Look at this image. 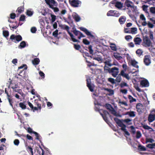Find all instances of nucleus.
<instances>
[{
	"instance_id": "473e14b6",
	"label": "nucleus",
	"mask_w": 155,
	"mask_h": 155,
	"mask_svg": "<svg viewBox=\"0 0 155 155\" xmlns=\"http://www.w3.org/2000/svg\"><path fill=\"white\" fill-rule=\"evenodd\" d=\"M128 99H129L130 100L129 101L130 103H131L134 102H136V100L131 95H129L128 96Z\"/></svg>"
},
{
	"instance_id": "680f3d73",
	"label": "nucleus",
	"mask_w": 155,
	"mask_h": 155,
	"mask_svg": "<svg viewBox=\"0 0 155 155\" xmlns=\"http://www.w3.org/2000/svg\"><path fill=\"white\" fill-rule=\"evenodd\" d=\"M12 88L13 89L14 91L16 92H18V93H19L18 92L19 91H21V90L18 89L17 87L15 86L12 87Z\"/></svg>"
},
{
	"instance_id": "3c124183",
	"label": "nucleus",
	"mask_w": 155,
	"mask_h": 155,
	"mask_svg": "<svg viewBox=\"0 0 155 155\" xmlns=\"http://www.w3.org/2000/svg\"><path fill=\"white\" fill-rule=\"evenodd\" d=\"M74 48L76 50H79L81 48V46L78 45H76V44H74Z\"/></svg>"
},
{
	"instance_id": "6e6552de",
	"label": "nucleus",
	"mask_w": 155,
	"mask_h": 155,
	"mask_svg": "<svg viewBox=\"0 0 155 155\" xmlns=\"http://www.w3.org/2000/svg\"><path fill=\"white\" fill-rule=\"evenodd\" d=\"M136 108L139 114H140L143 112V106L142 104L137 103L136 105Z\"/></svg>"
},
{
	"instance_id": "c756f323",
	"label": "nucleus",
	"mask_w": 155,
	"mask_h": 155,
	"mask_svg": "<svg viewBox=\"0 0 155 155\" xmlns=\"http://www.w3.org/2000/svg\"><path fill=\"white\" fill-rule=\"evenodd\" d=\"M142 127H143L144 129L145 130H152L153 129L151 127L147 126V125H145V124H141Z\"/></svg>"
},
{
	"instance_id": "ddd939ff",
	"label": "nucleus",
	"mask_w": 155,
	"mask_h": 155,
	"mask_svg": "<svg viewBox=\"0 0 155 155\" xmlns=\"http://www.w3.org/2000/svg\"><path fill=\"white\" fill-rule=\"evenodd\" d=\"M87 86L88 88L90 91L93 92L94 91V87L91 86V79H87L86 80Z\"/></svg>"
},
{
	"instance_id": "aec40b11",
	"label": "nucleus",
	"mask_w": 155,
	"mask_h": 155,
	"mask_svg": "<svg viewBox=\"0 0 155 155\" xmlns=\"http://www.w3.org/2000/svg\"><path fill=\"white\" fill-rule=\"evenodd\" d=\"M126 21V18L124 16H121L119 19V21L120 24H124Z\"/></svg>"
},
{
	"instance_id": "72a5a7b5",
	"label": "nucleus",
	"mask_w": 155,
	"mask_h": 155,
	"mask_svg": "<svg viewBox=\"0 0 155 155\" xmlns=\"http://www.w3.org/2000/svg\"><path fill=\"white\" fill-rule=\"evenodd\" d=\"M110 45H111L110 46V48L112 50L115 51L117 50V48L115 44H113V43H111L110 44Z\"/></svg>"
},
{
	"instance_id": "e433bc0d",
	"label": "nucleus",
	"mask_w": 155,
	"mask_h": 155,
	"mask_svg": "<svg viewBox=\"0 0 155 155\" xmlns=\"http://www.w3.org/2000/svg\"><path fill=\"white\" fill-rule=\"evenodd\" d=\"M150 11L151 14L155 15V7H150Z\"/></svg>"
},
{
	"instance_id": "8fccbe9b",
	"label": "nucleus",
	"mask_w": 155,
	"mask_h": 155,
	"mask_svg": "<svg viewBox=\"0 0 155 155\" xmlns=\"http://www.w3.org/2000/svg\"><path fill=\"white\" fill-rule=\"evenodd\" d=\"M143 2L145 3H148L150 4H151L153 2V0H143Z\"/></svg>"
},
{
	"instance_id": "c85d7f7f",
	"label": "nucleus",
	"mask_w": 155,
	"mask_h": 155,
	"mask_svg": "<svg viewBox=\"0 0 155 155\" xmlns=\"http://www.w3.org/2000/svg\"><path fill=\"white\" fill-rule=\"evenodd\" d=\"M104 90L109 93V95H112L114 94V91L112 89H110V88H104Z\"/></svg>"
},
{
	"instance_id": "2eb2a0df",
	"label": "nucleus",
	"mask_w": 155,
	"mask_h": 155,
	"mask_svg": "<svg viewBox=\"0 0 155 155\" xmlns=\"http://www.w3.org/2000/svg\"><path fill=\"white\" fill-rule=\"evenodd\" d=\"M140 84L143 87H147L149 86V83L147 79L141 81Z\"/></svg>"
},
{
	"instance_id": "49530a36",
	"label": "nucleus",
	"mask_w": 155,
	"mask_h": 155,
	"mask_svg": "<svg viewBox=\"0 0 155 155\" xmlns=\"http://www.w3.org/2000/svg\"><path fill=\"white\" fill-rule=\"evenodd\" d=\"M147 147L150 149L153 148L155 147V143L152 144H148L147 145Z\"/></svg>"
},
{
	"instance_id": "4be33fe9",
	"label": "nucleus",
	"mask_w": 155,
	"mask_h": 155,
	"mask_svg": "<svg viewBox=\"0 0 155 155\" xmlns=\"http://www.w3.org/2000/svg\"><path fill=\"white\" fill-rule=\"evenodd\" d=\"M24 11V6H21L18 8L16 12H18L19 14L21 13Z\"/></svg>"
},
{
	"instance_id": "5fc2aeb1",
	"label": "nucleus",
	"mask_w": 155,
	"mask_h": 155,
	"mask_svg": "<svg viewBox=\"0 0 155 155\" xmlns=\"http://www.w3.org/2000/svg\"><path fill=\"white\" fill-rule=\"evenodd\" d=\"M58 31L57 29L54 31L52 33L53 35L55 37H57L58 35Z\"/></svg>"
},
{
	"instance_id": "a878e982",
	"label": "nucleus",
	"mask_w": 155,
	"mask_h": 155,
	"mask_svg": "<svg viewBox=\"0 0 155 155\" xmlns=\"http://www.w3.org/2000/svg\"><path fill=\"white\" fill-rule=\"evenodd\" d=\"M114 56L115 58L118 60H120L122 58V57L120 56V54H119L117 53L114 54Z\"/></svg>"
},
{
	"instance_id": "f8f14e48",
	"label": "nucleus",
	"mask_w": 155,
	"mask_h": 155,
	"mask_svg": "<svg viewBox=\"0 0 155 155\" xmlns=\"http://www.w3.org/2000/svg\"><path fill=\"white\" fill-rule=\"evenodd\" d=\"M143 61L145 64L146 65L148 66L151 63L150 56L148 55H146L145 56L144 58Z\"/></svg>"
},
{
	"instance_id": "bb28decb",
	"label": "nucleus",
	"mask_w": 155,
	"mask_h": 155,
	"mask_svg": "<svg viewBox=\"0 0 155 155\" xmlns=\"http://www.w3.org/2000/svg\"><path fill=\"white\" fill-rule=\"evenodd\" d=\"M138 150L140 151H146V148L144 146L139 144L138 145Z\"/></svg>"
},
{
	"instance_id": "c03bdc74",
	"label": "nucleus",
	"mask_w": 155,
	"mask_h": 155,
	"mask_svg": "<svg viewBox=\"0 0 155 155\" xmlns=\"http://www.w3.org/2000/svg\"><path fill=\"white\" fill-rule=\"evenodd\" d=\"M3 36L7 38L9 36V32L7 31H3Z\"/></svg>"
},
{
	"instance_id": "a19ab883",
	"label": "nucleus",
	"mask_w": 155,
	"mask_h": 155,
	"mask_svg": "<svg viewBox=\"0 0 155 155\" xmlns=\"http://www.w3.org/2000/svg\"><path fill=\"white\" fill-rule=\"evenodd\" d=\"M51 22H53L55 21L56 17L55 15L53 14H51Z\"/></svg>"
},
{
	"instance_id": "423d86ee",
	"label": "nucleus",
	"mask_w": 155,
	"mask_h": 155,
	"mask_svg": "<svg viewBox=\"0 0 155 155\" xmlns=\"http://www.w3.org/2000/svg\"><path fill=\"white\" fill-rule=\"evenodd\" d=\"M22 39V37L20 35H12L10 37V39L15 43L21 41Z\"/></svg>"
},
{
	"instance_id": "1a4fd4ad",
	"label": "nucleus",
	"mask_w": 155,
	"mask_h": 155,
	"mask_svg": "<svg viewBox=\"0 0 155 155\" xmlns=\"http://www.w3.org/2000/svg\"><path fill=\"white\" fill-rule=\"evenodd\" d=\"M79 29L81 30L84 32L87 36H90L93 38H94V36L91 34V32L86 28L84 27H80Z\"/></svg>"
},
{
	"instance_id": "f03ea898",
	"label": "nucleus",
	"mask_w": 155,
	"mask_h": 155,
	"mask_svg": "<svg viewBox=\"0 0 155 155\" xmlns=\"http://www.w3.org/2000/svg\"><path fill=\"white\" fill-rule=\"evenodd\" d=\"M114 120L118 126L121 127V130L124 131L125 134L128 136H129L130 134L126 129V126L124 125L120 119L117 118H114Z\"/></svg>"
},
{
	"instance_id": "39448f33",
	"label": "nucleus",
	"mask_w": 155,
	"mask_h": 155,
	"mask_svg": "<svg viewBox=\"0 0 155 155\" xmlns=\"http://www.w3.org/2000/svg\"><path fill=\"white\" fill-rule=\"evenodd\" d=\"M70 5L74 8H77L81 6V2L78 0H69Z\"/></svg>"
},
{
	"instance_id": "4468645a",
	"label": "nucleus",
	"mask_w": 155,
	"mask_h": 155,
	"mask_svg": "<svg viewBox=\"0 0 155 155\" xmlns=\"http://www.w3.org/2000/svg\"><path fill=\"white\" fill-rule=\"evenodd\" d=\"M125 71H124V70H121L120 73V75L121 76L126 78L129 80H130V77L129 76V74H126L125 73Z\"/></svg>"
},
{
	"instance_id": "7ed1b4c3",
	"label": "nucleus",
	"mask_w": 155,
	"mask_h": 155,
	"mask_svg": "<svg viewBox=\"0 0 155 155\" xmlns=\"http://www.w3.org/2000/svg\"><path fill=\"white\" fill-rule=\"evenodd\" d=\"M106 67L105 66L104 68ZM104 69L108 71L109 73H111L112 75L114 77H116L119 73V68L116 67H114L108 69L104 68Z\"/></svg>"
},
{
	"instance_id": "338daca9",
	"label": "nucleus",
	"mask_w": 155,
	"mask_h": 155,
	"mask_svg": "<svg viewBox=\"0 0 155 155\" xmlns=\"http://www.w3.org/2000/svg\"><path fill=\"white\" fill-rule=\"evenodd\" d=\"M31 31L32 33H35L37 31V29L35 27H33L31 28Z\"/></svg>"
},
{
	"instance_id": "79ce46f5",
	"label": "nucleus",
	"mask_w": 155,
	"mask_h": 155,
	"mask_svg": "<svg viewBox=\"0 0 155 155\" xmlns=\"http://www.w3.org/2000/svg\"><path fill=\"white\" fill-rule=\"evenodd\" d=\"M114 11L110 10L108 11L107 13V15L108 16H113Z\"/></svg>"
},
{
	"instance_id": "cd10ccee",
	"label": "nucleus",
	"mask_w": 155,
	"mask_h": 155,
	"mask_svg": "<svg viewBox=\"0 0 155 155\" xmlns=\"http://www.w3.org/2000/svg\"><path fill=\"white\" fill-rule=\"evenodd\" d=\"M26 46V43L25 41H21L18 46V48H24Z\"/></svg>"
},
{
	"instance_id": "b1692460",
	"label": "nucleus",
	"mask_w": 155,
	"mask_h": 155,
	"mask_svg": "<svg viewBox=\"0 0 155 155\" xmlns=\"http://www.w3.org/2000/svg\"><path fill=\"white\" fill-rule=\"evenodd\" d=\"M126 114L129 115L130 117H134L136 115L135 112L134 111L127 112L126 113Z\"/></svg>"
},
{
	"instance_id": "c9c22d12",
	"label": "nucleus",
	"mask_w": 155,
	"mask_h": 155,
	"mask_svg": "<svg viewBox=\"0 0 155 155\" xmlns=\"http://www.w3.org/2000/svg\"><path fill=\"white\" fill-rule=\"evenodd\" d=\"M143 51L141 49H138L136 51V53L139 56L142 55Z\"/></svg>"
},
{
	"instance_id": "f3484780",
	"label": "nucleus",
	"mask_w": 155,
	"mask_h": 155,
	"mask_svg": "<svg viewBox=\"0 0 155 155\" xmlns=\"http://www.w3.org/2000/svg\"><path fill=\"white\" fill-rule=\"evenodd\" d=\"M123 4L121 2L117 1L115 3V6L117 8L121 9L123 7Z\"/></svg>"
},
{
	"instance_id": "a211bd4d",
	"label": "nucleus",
	"mask_w": 155,
	"mask_h": 155,
	"mask_svg": "<svg viewBox=\"0 0 155 155\" xmlns=\"http://www.w3.org/2000/svg\"><path fill=\"white\" fill-rule=\"evenodd\" d=\"M72 17L75 21L77 22L79 21L81 19L80 16L77 14L73 15Z\"/></svg>"
},
{
	"instance_id": "e2e57ef3",
	"label": "nucleus",
	"mask_w": 155,
	"mask_h": 155,
	"mask_svg": "<svg viewBox=\"0 0 155 155\" xmlns=\"http://www.w3.org/2000/svg\"><path fill=\"white\" fill-rule=\"evenodd\" d=\"M130 128L131 130V132L133 134H134L136 132V130L135 129V127L133 126H132L130 127Z\"/></svg>"
},
{
	"instance_id": "ea45409f",
	"label": "nucleus",
	"mask_w": 155,
	"mask_h": 155,
	"mask_svg": "<svg viewBox=\"0 0 155 155\" xmlns=\"http://www.w3.org/2000/svg\"><path fill=\"white\" fill-rule=\"evenodd\" d=\"M128 86V84L125 82H123L120 83V87L121 88L123 87H124Z\"/></svg>"
},
{
	"instance_id": "dca6fc26",
	"label": "nucleus",
	"mask_w": 155,
	"mask_h": 155,
	"mask_svg": "<svg viewBox=\"0 0 155 155\" xmlns=\"http://www.w3.org/2000/svg\"><path fill=\"white\" fill-rule=\"evenodd\" d=\"M142 41V39L139 37H135L134 39V41L136 45H140Z\"/></svg>"
},
{
	"instance_id": "58836bf2",
	"label": "nucleus",
	"mask_w": 155,
	"mask_h": 155,
	"mask_svg": "<svg viewBox=\"0 0 155 155\" xmlns=\"http://www.w3.org/2000/svg\"><path fill=\"white\" fill-rule=\"evenodd\" d=\"M73 32L74 34V35L78 37V35H79L80 31L78 30H77L76 29H74L72 31Z\"/></svg>"
},
{
	"instance_id": "f704fd0d",
	"label": "nucleus",
	"mask_w": 155,
	"mask_h": 155,
	"mask_svg": "<svg viewBox=\"0 0 155 155\" xmlns=\"http://www.w3.org/2000/svg\"><path fill=\"white\" fill-rule=\"evenodd\" d=\"M121 80V75L120 74H119L117 76L116 79L115 80V81H116L117 83H120Z\"/></svg>"
},
{
	"instance_id": "0eeeda50",
	"label": "nucleus",
	"mask_w": 155,
	"mask_h": 155,
	"mask_svg": "<svg viewBox=\"0 0 155 155\" xmlns=\"http://www.w3.org/2000/svg\"><path fill=\"white\" fill-rule=\"evenodd\" d=\"M69 28L68 25H65L64 29L67 30V32H68V33L70 36L72 41L74 42H79L80 41L75 38L74 36L70 32L69 30Z\"/></svg>"
},
{
	"instance_id": "bf43d9fd",
	"label": "nucleus",
	"mask_w": 155,
	"mask_h": 155,
	"mask_svg": "<svg viewBox=\"0 0 155 155\" xmlns=\"http://www.w3.org/2000/svg\"><path fill=\"white\" fill-rule=\"evenodd\" d=\"M141 136V134L140 132L139 131H138L137 132L136 134V137L137 139L140 138Z\"/></svg>"
},
{
	"instance_id": "6ab92c4d",
	"label": "nucleus",
	"mask_w": 155,
	"mask_h": 155,
	"mask_svg": "<svg viewBox=\"0 0 155 155\" xmlns=\"http://www.w3.org/2000/svg\"><path fill=\"white\" fill-rule=\"evenodd\" d=\"M40 60L39 58H35L32 60V63L34 65H37L39 64Z\"/></svg>"
},
{
	"instance_id": "052dcab7",
	"label": "nucleus",
	"mask_w": 155,
	"mask_h": 155,
	"mask_svg": "<svg viewBox=\"0 0 155 155\" xmlns=\"http://www.w3.org/2000/svg\"><path fill=\"white\" fill-rule=\"evenodd\" d=\"M8 100L9 103L10 104V105L12 107H13V101L12 99H11L9 98V97H8Z\"/></svg>"
},
{
	"instance_id": "9b49d317",
	"label": "nucleus",
	"mask_w": 155,
	"mask_h": 155,
	"mask_svg": "<svg viewBox=\"0 0 155 155\" xmlns=\"http://www.w3.org/2000/svg\"><path fill=\"white\" fill-rule=\"evenodd\" d=\"M41 99L40 96H39V100H35L34 102V104L35 105H37L38 108L41 110Z\"/></svg>"
},
{
	"instance_id": "de8ad7c7",
	"label": "nucleus",
	"mask_w": 155,
	"mask_h": 155,
	"mask_svg": "<svg viewBox=\"0 0 155 155\" xmlns=\"http://www.w3.org/2000/svg\"><path fill=\"white\" fill-rule=\"evenodd\" d=\"M137 29L136 28H131L130 32L132 34H135L137 33Z\"/></svg>"
},
{
	"instance_id": "864d4df0",
	"label": "nucleus",
	"mask_w": 155,
	"mask_h": 155,
	"mask_svg": "<svg viewBox=\"0 0 155 155\" xmlns=\"http://www.w3.org/2000/svg\"><path fill=\"white\" fill-rule=\"evenodd\" d=\"M100 114L102 116V118H103V119L107 123L108 121V120L107 119V117H106L104 116L103 114L100 112Z\"/></svg>"
},
{
	"instance_id": "4d7b16f0",
	"label": "nucleus",
	"mask_w": 155,
	"mask_h": 155,
	"mask_svg": "<svg viewBox=\"0 0 155 155\" xmlns=\"http://www.w3.org/2000/svg\"><path fill=\"white\" fill-rule=\"evenodd\" d=\"M88 48L89 49V53L91 54H93L94 51L92 49V47L91 45L89 46Z\"/></svg>"
},
{
	"instance_id": "4c0bfd02",
	"label": "nucleus",
	"mask_w": 155,
	"mask_h": 155,
	"mask_svg": "<svg viewBox=\"0 0 155 155\" xmlns=\"http://www.w3.org/2000/svg\"><path fill=\"white\" fill-rule=\"evenodd\" d=\"M19 105L20 107L22 109H25L26 108V106L24 103L20 102L19 103Z\"/></svg>"
},
{
	"instance_id": "69168bd1",
	"label": "nucleus",
	"mask_w": 155,
	"mask_h": 155,
	"mask_svg": "<svg viewBox=\"0 0 155 155\" xmlns=\"http://www.w3.org/2000/svg\"><path fill=\"white\" fill-rule=\"evenodd\" d=\"M19 141L18 139H16L14 141V144L16 146H18L19 143Z\"/></svg>"
},
{
	"instance_id": "774afa93",
	"label": "nucleus",
	"mask_w": 155,
	"mask_h": 155,
	"mask_svg": "<svg viewBox=\"0 0 155 155\" xmlns=\"http://www.w3.org/2000/svg\"><path fill=\"white\" fill-rule=\"evenodd\" d=\"M124 121L128 124H132L131 123H129L131 121V120L130 119H127L124 120Z\"/></svg>"
},
{
	"instance_id": "13d9d810",
	"label": "nucleus",
	"mask_w": 155,
	"mask_h": 155,
	"mask_svg": "<svg viewBox=\"0 0 155 155\" xmlns=\"http://www.w3.org/2000/svg\"><path fill=\"white\" fill-rule=\"evenodd\" d=\"M103 114L104 115V116H105V117H107V115H108L110 116V117H111V116L110 115L109 113L107 110H103Z\"/></svg>"
},
{
	"instance_id": "6e6d98bb",
	"label": "nucleus",
	"mask_w": 155,
	"mask_h": 155,
	"mask_svg": "<svg viewBox=\"0 0 155 155\" xmlns=\"http://www.w3.org/2000/svg\"><path fill=\"white\" fill-rule=\"evenodd\" d=\"M114 17H118L120 15V13L118 11H114Z\"/></svg>"
},
{
	"instance_id": "09e8293b",
	"label": "nucleus",
	"mask_w": 155,
	"mask_h": 155,
	"mask_svg": "<svg viewBox=\"0 0 155 155\" xmlns=\"http://www.w3.org/2000/svg\"><path fill=\"white\" fill-rule=\"evenodd\" d=\"M130 2H125L124 3L125 5L128 8H132V6L130 4Z\"/></svg>"
},
{
	"instance_id": "603ef678",
	"label": "nucleus",
	"mask_w": 155,
	"mask_h": 155,
	"mask_svg": "<svg viewBox=\"0 0 155 155\" xmlns=\"http://www.w3.org/2000/svg\"><path fill=\"white\" fill-rule=\"evenodd\" d=\"M83 43L86 45H89L90 42L86 39H84L83 40Z\"/></svg>"
},
{
	"instance_id": "a18cd8bd",
	"label": "nucleus",
	"mask_w": 155,
	"mask_h": 155,
	"mask_svg": "<svg viewBox=\"0 0 155 155\" xmlns=\"http://www.w3.org/2000/svg\"><path fill=\"white\" fill-rule=\"evenodd\" d=\"M25 16L24 15H21L19 19V21H25Z\"/></svg>"
},
{
	"instance_id": "20e7f679",
	"label": "nucleus",
	"mask_w": 155,
	"mask_h": 155,
	"mask_svg": "<svg viewBox=\"0 0 155 155\" xmlns=\"http://www.w3.org/2000/svg\"><path fill=\"white\" fill-rule=\"evenodd\" d=\"M143 42L142 44L143 46L146 47H150L152 43L148 36L147 35L143 36Z\"/></svg>"
},
{
	"instance_id": "412c9836",
	"label": "nucleus",
	"mask_w": 155,
	"mask_h": 155,
	"mask_svg": "<svg viewBox=\"0 0 155 155\" xmlns=\"http://www.w3.org/2000/svg\"><path fill=\"white\" fill-rule=\"evenodd\" d=\"M138 63L134 60H131V64L133 67L138 68V66L137 65Z\"/></svg>"
},
{
	"instance_id": "f257e3e1",
	"label": "nucleus",
	"mask_w": 155,
	"mask_h": 155,
	"mask_svg": "<svg viewBox=\"0 0 155 155\" xmlns=\"http://www.w3.org/2000/svg\"><path fill=\"white\" fill-rule=\"evenodd\" d=\"M46 4L49 5V8L53 10L55 13L58 12L59 9L56 7L58 5V3L54 0H45Z\"/></svg>"
},
{
	"instance_id": "7c9ffc66",
	"label": "nucleus",
	"mask_w": 155,
	"mask_h": 155,
	"mask_svg": "<svg viewBox=\"0 0 155 155\" xmlns=\"http://www.w3.org/2000/svg\"><path fill=\"white\" fill-rule=\"evenodd\" d=\"M26 14L29 17H31L34 13V12L33 11H31L30 10H27L26 12Z\"/></svg>"
},
{
	"instance_id": "2f4dec72",
	"label": "nucleus",
	"mask_w": 155,
	"mask_h": 155,
	"mask_svg": "<svg viewBox=\"0 0 155 155\" xmlns=\"http://www.w3.org/2000/svg\"><path fill=\"white\" fill-rule=\"evenodd\" d=\"M107 81L110 82V83L112 84H116L115 80L114 78H108Z\"/></svg>"
},
{
	"instance_id": "0e129e2a",
	"label": "nucleus",
	"mask_w": 155,
	"mask_h": 155,
	"mask_svg": "<svg viewBox=\"0 0 155 155\" xmlns=\"http://www.w3.org/2000/svg\"><path fill=\"white\" fill-rule=\"evenodd\" d=\"M140 19L142 21H145L146 20V18L143 14H141L140 15Z\"/></svg>"
},
{
	"instance_id": "9d476101",
	"label": "nucleus",
	"mask_w": 155,
	"mask_h": 155,
	"mask_svg": "<svg viewBox=\"0 0 155 155\" xmlns=\"http://www.w3.org/2000/svg\"><path fill=\"white\" fill-rule=\"evenodd\" d=\"M105 108L110 111H111V113L115 115H116V112L113 108L112 105L109 104H106L105 105Z\"/></svg>"
},
{
	"instance_id": "393cba45",
	"label": "nucleus",
	"mask_w": 155,
	"mask_h": 155,
	"mask_svg": "<svg viewBox=\"0 0 155 155\" xmlns=\"http://www.w3.org/2000/svg\"><path fill=\"white\" fill-rule=\"evenodd\" d=\"M26 150L28 152H30L31 155H34L33 149L32 148L31 146H28L26 147Z\"/></svg>"
},
{
	"instance_id": "37998d69",
	"label": "nucleus",
	"mask_w": 155,
	"mask_h": 155,
	"mask_svg": "<svg viewBox=\"0 0 155 155\" xmlns=\"http://www.w3.org/2000/svg\"><path fill=\"white\" fill-rule=\"evenodd\" d=\"M150 39L153 40V32L152 31H150L149 33Z\"/></svg>"
},
{
	"instance_id": "5701e85b",
	"label": "nucleus",
	"mask_w": 155,
	"mask_h": 155,
	"mask_svg": "<svg viewBox=\"0 0 155 155\" xmlns=\"http://www.w3.org/2000/svg\"><path fill=\"white\" fill-rule=\"evenodd\" d=\"M155 120V117L151 114H149L148 116V120L149 122H152Z\"/></svg>"
}]
</instances>
